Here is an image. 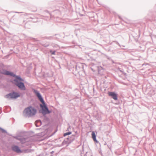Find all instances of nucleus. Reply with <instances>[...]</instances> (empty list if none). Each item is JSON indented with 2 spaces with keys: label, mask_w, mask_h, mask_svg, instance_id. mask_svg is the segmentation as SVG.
Listing matches in <instances>:
<instances>
[{
  "label": "nucleus",
  "mask_w": 156,
  "mask_h": 156,
  "mask_svg": "<svg viewBox=\"0 0 156 156\" xmlns=\"http://www.w3.org/2000/svg\"><path fill=\"white\" fill-rule=\"evenodd\" d=\"M35 92L36 95H37L41 102L43 104L42 105H40V106L43 110L42 113L43 114H46L50 113V112L48 110L47 107L45 105L44 101L39 93L37 91H35Z\"/></svg>",
  "instance_id": "f257e3e1"
},
{
  "label": "nucleus",
  "mask_w": 156,
  "mask_h": 156,
  "mask_svg": "<svg viewBox=\"0 0 156 156\" xmlns=\"http://www.w3.org/2000/svg\"><path fill=\"white\" fill-rule=\"evenodd\" d=\"M36 112V110L35 109L32 107H29L25 109L23 114L26 117H29L34 115Z\"/></svg>",
  "instance_id": "f03ea898"
},
{
  "label": "nucleus",
  "mask_w": 156,
  "mask_h": 156,
  "mask_svg": "<svg viewBox=\"0 0 156 156\" xmlns=\"http://www.w3.org/2000/svg\"><path fill=\"white\" fill-rule=\"evenodd\" d=\"M15 79L14 80V83L21 90H25V87L23 83L21 82L23 80L18 76H15Z\"/></svg>",
  "instance_id": "7ed1b4c3"
},
{
  "label": "nucleus",
  "mask_w": 156,
  "mask_h": 156,
  "mask_svg": "<svg viewBox=\"0 0 156 156\" xmlns=\"http://www.w3.org/2000/svg\"><path fill=\"white\" fill-rule=\"evenodd\" d=\"M20 96V94L19 93L16 92H13L6 95L5 98L8 99H16Z\"/></svg>",
  "instance_id": "20e7f679"
},
{
  "label": "nucleus",
  "mask_w": 156,
  "mask_h": 156,
  "mask_svg": "<svg viewBox=\"0 0 156 156\" xmlns=\"http://www.w3.org/2000/svg\"><path fill=\"white\" fill-rule=\"evenodd\" d=\"M108 94L109 96L112 97L114 100H117V95L114 92H109L108 93Z\"/></svg>",
  "instance_id": "39448f33"
},
{
  "label": "nucleus",
  "mask_w": 156,
  "mask_h": 156,
  "mask_svg": "<svg viewBox=\"0 0 156 156\" xmlns=\"http://www.w3.org/2000/svg\"><path fill=\"white\" fill-rule=\"evenodd\" d=\"M2 73L5 75H10L12 76H15V75L13 73L7 71H3L2 72Z\"/></svg>",
  "instance_id": "423d86ee"
},
{
  "label": "nucleus",
  "mask_w": 156,
  "mask_h": 156,
  "mask_svg": "<svg viewBox=\"0 0 156 156\" xmlns=\"http://www.w3.org/2000/svg\"><path fill=\"white\" fill-rule=\"evenodd\" d=\"M13 150L17 153H20L21 152V150L19 147L16 146H14L12 147Z\"/></svg>",
  "instance_id": "0eeeda50"
},
{
  "label": "nucleus",
  "mask_w": 156,
  "mask_h": 156,
  "mask_svg": "<svg viewBox=\"0 0 156 156\" xmlns=\"http://www.w3.org/2000/svg\"><path fill=\"white\" fill-rule=\"evenodd\" d=\"M91 135L92 138L94 141L96 143H98V142L96 139V136L95 134L94 131L92 132Z\"/></svg>",
  "instance_id": "6e6552de"
},
{
  "label": "nucleus",
  "mask_w": 156,
  "mask_h": 156,
  "mask_svg": "<svg viewBox=\"0 0 156 156\" xmlns=\"http://www.w3.org/2000/svg\"><path fill=\"white\" fill-rule=\"evenodd\" d=\"M35 124L37 126H39L41 124V122L40 121H37L35 122Z\"/></svg>",
  "instance_id": "1a4fd4ad"
},
{
  "label": "nucleus",
  "mask_w": 156,
  "mask_h": 156,
  "mask_svg": "<svg viewBox=\"0 0 156 156\" xmlns=\"http://www.w3.org/2000/svg\"><path fill=\"white\" fill-rule=\"evenodd\" d=\"M71 133H72L71 132H69L67 133H65L64 134V136H65L67 135L71 134Z\"/></svg>",
  "instance_id": "9d476101"
},
{
  "label": "nucleus",
  "mask_w": 156,
  "mask_h": 156,
  "mask_svg": "<svg viewBox=\"0 0 156 156\" xmlns=\"http://www.w3.org/2000/svg\"><path fill=\"white\" fill-rule=\"evenodd\" d=\"M50 52L51 53V54L52 55H55V51H50Z\"/></svg>",
  "instance_id": "9b49d317"
}]
</instances>
